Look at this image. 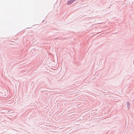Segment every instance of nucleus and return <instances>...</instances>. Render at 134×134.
<instances>
[{
	"label": "nucleus",
	"instance_id": "f257e3e1",
	"mask_svg": "<svg viewBox=\"0 0 134 134\" xmlns=\"http://www.w3.org/2000/svg\"><path fill=\"white\" fill-rule=\"evenodd\" d=\"M75 1V0H70L67 3V5H70L73 3Z\"/></svg>",
	"mask_w": 134,
	"mask_h": 134
}]
</instances>
